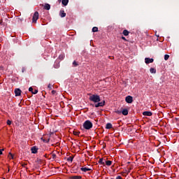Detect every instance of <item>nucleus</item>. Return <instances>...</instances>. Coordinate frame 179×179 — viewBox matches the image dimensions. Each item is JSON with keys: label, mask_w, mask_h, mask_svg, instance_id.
<instances>
[{"label": "nucleus", "mask_w": 179, "mask_h": 179, "mask_svg": "<svg viewBox=\"0 0 179 179\" xmlns=\"http://www.w3.org/2000/svg\"><path fill=\"white\" fill-rule=\"evenodd\" d=\"M115 113L117 114H121L122 113V111L121 110H116Z\"/></svg>", "instance_id": "2f4dec72"}, {"label": "nucleus", "mask_w": 179, "mask_h": 179, "mask_svg": "<svg viewBox=\"0 0 179 179\" xmlns=\"http://www.w3.org/2000/svg\"><path fill=\"white\" fill-rule=\"evenodd\" d=\"M73 134H74L76 136H78L80 135V131H73Z\"/></svg>", "instance_id": "aec40b11"}, {"label": "nucleus", "mask_w": 179, "mask_h": 179, "mask_svg": "<svg viewBox=\"0 0 179 179\" xmlns=\"http://www.w3.org/2000/svg\"><path fill=\"white\" fill-rule=\"evenodd\" d=\"M97 31H98V27H94L92 28V32L95 33V32H97Z\"/></svg>", "instance_id": "5701e85b"}, {"label": "nucleus", "mask_w": 179, "mask_h": 179, "mask_svg": "<svg viewBox=\"0 0 179 179\" xmlns=\"http://www.w3.org/2000/svg\"><path fill=\"white\" fill-rule=\"evenodd\" d=\"M82 177L81 176H74L73 177V179H81Z\"/></svg>", "instance_id": "cd10ccee"}, {"label": "nucleus", "mask_w": 179, "mask_h": 179, "mask_svg": "<svg viewBox=\"0 0 179 179\" xmlns=\"http://www.w3.org/2000/svg\"><path fill=\"white\" fill-rule=\"evenodd\" d=\"M83 129L90 130V121L86 120L85 122H83Z\"/></svg>", "instance_id": "f03ea898"}, {"label": "nucleus", "mask_w": 179, "mask_h": 179, "mask_svg": "<svg viewBox=\"0 0 179 179\" xmlns=\"http://www.w3.org/2000/svg\"><path fill=\"white\" fill-rule=\"evenodd\" d=\"M92 144L94 145L95 144V141H92Z\"/></svg>", "instance_id": "37998d69"}, {"label": "nucleus", "mask_w": 179, "mask_h": 179, "mask_svg": "<svg viewBox=\"0 0 179 179\" xmlns=\"http://www.w3.org/2000/svg\"><path fill=\"white\" fill-rule=\"evenodd\" d=\"M92 123L90 122V129H92Z\"/></svg>", "instance_id": "ea45409f"}, {"label": "nucleus", "mask_w": 179, "mask_h": 179, "mask_svg": "<svg viewBox=\"0 0 179 179\" xmlns=\"http://www.w3.org/2000/svg\"><path fill=\"white\" fill-rule=\"evenodd\" d=\"M106 159L101 158L100 159H99V164H100L101 165H105L106 163Z\"/></svg>", "instance_id": "9b49d317"}, {"label": "nucleus", "mask_w": 179, "mask_h": 179, "mask_svg": "<svg viewBox=\"0 0 179 179\" xmlns=\"http://www.w3.org/2000/svg\"><path fill=\"white\" fill-rule=\"evenodd\" d=\"M100 96L97 94L90 95V106L95 108L104 107L106 105V101H101Z\"/></svg>", "instance_id": "f257e3e1"}, {"label": "nucleus", "mask_w": 179, "mask_h": 179, "mask_svg": "<svg viewBox=\"0 0 179 179\" xmlns=\"http://www.w3.org/2000/svg\"><path fill=\"white\" fill-rule=\"evenodd\" d=\"M62 5H64V6H66L67 4L69 3V0H62Z\"/></svg>", "instance_id": "dca6fc26"}, {"label": "nucleus", "mask_w": 179, "mask_h": 179, "mask_svg": "<svg viewBox=\"0 0 179 179\" xmlns=\"http://www.w3.org/2000/svg\"><path fill=\"white\" fill-rule=\"evenodd\" d=\"M57 94L56 90H52V94L55 95Z\"/></svg>", "instance_id": "7c9ffc66"}, {"label": "nucleus", "mask_w": 179, "mask_h": 179, "mask_svg": "<svg viewBox=\"0 0 179 179\" xmlns=\"http://www.w3.org/2000/svg\"><path fill=\"white\" fill-rule=\"evenodd\" d=\"M129 34V31L127 30V29H124V31H123V35H124V36H128Z\"/></svg>", "instance_id": "2eb2a0df"}, {"label": "nucleus", "mask_w": 179, "mask_h": 179, "mask_svg": "<svg viewBox=\"0 0 179 179\" xmlns=\"http://www.w3.org/2000/svg\"><path fill=\"white\" fill-rule=\"evenodd\" d=\"M73 161V157L70 156L69 158H67V162H72Z\"/></svg>", "instance_id": "412c9836"}, {"label": "nucleus", "mask_w": 179, "mask_h": 179, "mask_svg": "<svg viewBox=\"0 0 179 179\" xmlns=\"http://www.w3.org/2000/svg\"><path fill=\"white\" fill-rule=\"evenodd\" d=\"M112 163H113V162H111L110 160H108V161L105 160V164L108 166H110L112 164Z\"/></svg>", "instance_id": "f3484780"}, {"label": "nucleus", "mask_w": 179, "mask_h": 179, "mask_svg": "<svg viewBox=\"0 0 179 179\" xmlns=\"http://www.w3.org/2000/svg\"><path fill=\"white\" fill-rule=\"evenodd\" d=\"M25 71H26L25 68L23 67L22 69V73H24Z\"/></svg>", "instance_id": "e433bc0d"}, {"label": "nucleus", "mask_w": 179, "mask_h": 179, "mask_svg": "<svg viewBox=\"0 0 179 179\" xmlns=\"http://www.w3.org/2000/svg\"><path fill=\"white\" fill-rule=\"evenodd\" d=\"M116 179H122V177L120 176H118L116 177Z\"/></svg>", "instance_id": "c9c22d12"}, {"label": "nucleus", "mask_w": 179, "mask_h": 179, "mask_svg": "<svg viewBox=\"0 0 179 179\" xmlns=\"http://www.w3.org/2000/svg\"><path fill=\"white\" fill-rule=\"evenodd\" d=\"M3 179H5V178H3Z\"/></svg>", "instance_id": "49530a36"}, {"label": "nucleus", "mask_w": 179, "mask_h": 179, "mask_svg": "<svg viewBox=\"0 0 179 179\" xmlns=\"http://www.w3.org/2000/svg\"><path fill=\"white\" fill-rule=\"evenodd\" d=\"M31 154H37L38 153V148L36 146L31 147Z\"/></svg>", "instance_id": "6e6552de"}, {"label": "nucleus", "mask_w": 179, "mask_h": 179, "mask_svg": "<svg viewBox=\"0 0 179 179\" xmlns=\"http://www.w3.org/2000/svg\"><path fill=\"white\" fill-rule=\"evenodd\" d=\"M59 59L60 60H63V59H64V55H60L59 56Z\"/></svg>", "instance_id": "393cba45"}, {"label": "nucleus", "mask_w": 179, "mask_h": 179, "mask_svg": "<svg viewBox=\"0 0 179 179\" xmlns=\"http://www.w3.org/2000/svg\"><path fill=\"white\" fill-rule=\"evenodd\" d=\"M29 92H33V88H32V87H30L29 88Z\"/></svg>", "instance_id": "473e14b6"}, {"label": "nucleus", "mask_w": 179, "mask_h": 179, "mask_svg": "<svg viewBox=\"0 0 179 179\" xmlns=\"http://www.w3.org/2000/svg\"><path fill=\"white\" fill-rule=\"evenodd\" d=\"M48 87L49 90H52V85L48 84Z\"/></svg>", "instance_id": "c85d7f7f"}, {"label": "nucleus", "mask_w": 179, "mask_h": 179, "mask_svg": "<svg viewBox=\"0 0 179 179\" xmlns=\"http://www.w3.org/2000/svg\"><path fill=\"white\" fill-rule=\"evenodd\" d=\"M111 179H113V178H111Z\"/></svg>", "instance_id": "09e8293b"}, {"label": "nucleus", "mask_w": 179, "mask_h": 179, "mask_svg": "<svg viewBox=\"0 0 179 179\" xmlns=\"http://www.w3.org/2000/svg\"><path fill=\"white\" fill-rule=\"evenodd\" d=\"M90 156H91V157L92 156V153L90 154Z\"/></svg>", "instance_id": "a18cd8bd"}, {"label": "nucleus", "mask_w": 179, "mask_h": 179, "mask_svg": "<svg viewBox=\"0 0 179 179\" xmlns=\"http://www.w3.org/2000/svg\"><path fill=\"white\" fill-rule=\"evenodd\" d=\"M44 157H48L47 155L45 154V155H44Z\"/></svg>", "instance_id": "c03bdc74"}, {"label": "nucleus", "mask_w": 179, "mask_h": 179, "mask_svg": "<svg viewBox=\"0 0 179 179\" xmlns=\"http://www.w3.org/2000/svg\"><path fill=\"white\" fill-rule=\"evenodd\" d=\"M80 171L87 173V171H90V169L88 166H85L83 168H80Z\"/></svg>", "instance_id": "423d86ee"}, {"label": "nucleus", "mask_w": 179, "mask_h": 179, "mask_svg": "<svg viewBox=\"0 0 179 179\" xmlns=\"http://www.w3.org/2000/svg\"><path fill=\"white\" fill-rule=\"evenodd\" d=\"M21 94H22L21 90H20L19 88L15 90V96H20Z\"/></svg>", "instance_id": "0eeeda50"}, {"label": "nucleus", "mask_w": 179, "mask_h": 179, "mask_svg": "<svg viewBox=\"0 0 179 179\" xmlns=\"http://www.w3.org/2000/svg\"><path fill=\"white\" fill-rule=\"evenodd\" d=\"M12 122L11 120H7V125H11Z\"/></svg>", "instance_id": "c756f323"}, {"label": "nucleus", "mask_w": 179, "mask_h": 179, "mask_svg": "<svg viewBox=\"0 0 179 179\" xmlns=\"http://www.w3.org/2000/svg\"><path fill=\"white\" fill-rule=\"evenodd\" d=\"M150 73H157V70L155 69L154 68H150Z\"/></svg>", "instance_id": "a211bd4d"}, {"label": "nucleus", "mask_w": 179, "mask_h": 179, "mask_svg": "<svg viewBox=\"0 0 179 179\" xmlns=\"http://www.w3.org/2000/svg\"><path fill=\"white\" fill-rule=\"evenodd\" d=\"M25 166H26V164H24L22 165L23 167H24Z\"/></svg>", "instance_id": "79ce46f5"}, {"label": "nucleus", "mask_w": 179, "mask_h": 179, "mask_svg": "<svg viewBox=\"0 0 179 179\" xmlns=\"http://www.w3.org/2000/svg\"><path fill=\"white\" fill-rule=\"evenodd\" d=\"M52 157H53V159H55V158H56V155H55V154H53V155H52Z\"/></svg>", "instance_id": "4c0bfd02"}, {"label": "nucleus", "mask_w": 179, "mask_h": 179, "mask_svg": "<svg viewBox=\"0 0 179 179\" xmlns=\"http://www.w3.org/2000/svg\"><path fill=\"white\" fill-rule=\"evenodd\" d=\"M38 20V11H36L35 13H34L33 22L36 23Z\"/></svg>", "instance_id": "20e7f679"}, {"label": "nucleus", "mask_w": 179, "mask_h": 179, "mask_svg": "<svg viewBox=\"0 0 179 179\" xmlns=\"http://www.w3.org/2000/svg\"><path fill=\"white\" fill-rule=\"evenodd\" d=\"M113 128V124H111L110 123H108L106 125V129H111Z\"/></svg>", "instance_id": "ddd939ff"}, {"label": "nucleus", "mask_w": 179, "mask_h": 179, "mask_svg": "<svg viewBox=\"0 0 179 179\" xmlns=\"http://www.w3.org/2000/svg\"><path fill=\"white\" fill-rule=\"evenodd\" d=\"M178 167H179V165H178Z\"/></svg>", "instance_id": "de8ad7c7"}, {"label": "nucleus", "mask_w": 179, "mask_h": 179, "mask_svg": "<svg viewBox=\"0 0 179 179\" xmlns=\"http://www.w3.org/2000/svg\"><path fill=\"white\" fill-rule=\"evenodd\" d=\"M92 148H95V145L90 146V149H92Z\"/></svg>", "instance_id": "a19ab883"}, {"label": "nucleus", "mask_w": 179, "mask_h": 179, "mask_svg": "<svg viewBox=\"0 0 179 179\" xmlns=\"http://www.w3.org/2000/svg\"><path fill=\"white\" fill-rule=\"evenodd\" d=\"M153 62H154V59L150 58V57L145 58V63L146 64H149L150 63H153Z\"/></svg>", "instance_id": "39448f33"}, {"label": "nucleus", "mask_w": 179, "mask_h": 179, "mask_svg": "<svg viewBox=\"0 0 179 179\" xmlns=\"http://www.w3.org/2000/svg\"><path fill=\"white\" fill-rule=\"evenodd\" d=\"M54 68L58 69L59 68V63H55Z\"/></svg>", "instance_id": "6ab92c4d"}, {"label": "nucleus", "mask_w": 179, "mask_h": 179, "mask_svg": "<svg viewBox=\"0 0 179 179\" xmlns=\"http://www.w3.org/2000/svg\"><path fill=\"white\" fill-rule=\"evenodd\" d=\"M44 10H50V5H49L48 3H45V5H44Z\"/></svg>", "instance_id": "f8f14e48"}, {"label": "nucleus", "mask_w": 179, "mask_h": 179, "mask_svg": "<svg viewBox=\"0 0 179 179\" xmlns=\"http://www.w3.org/2000/svg\"><path fill=\"white\" fill-rule=\"evenodd\" d=\"M143 116H152V113L150 111H144L143 112Z\"/></svg>", "instance_id": "1a4fd4ad"}, {"label": "nucleus", "mask_w": 179, "mask_h": 179, "mask_svg": "<svg viewBox=\"0 0 179 179\" xmlns=\"http://www.w3.org/2000/svg\"><path fill=\"white\" fill-rule=\"evenodd\" d=\"M9 157L12 159H14V155L11 152H9Z\"/></svg>", "instance_id": "a878e982"}, {"label": "nucleus", "mask_w": 179, "mask_h": 179, "mask_svg": "<svg viewBox=\"0 0 179 179\" xmlns=\"http://www.w3.org/2000/svg\"><path fill=\"white\" fill-rule=\"evenodd\" d=\"M169 55H165V56H164V59H165V61H167L168 59H169Z\"/></svg>", "instance_id": "4be33fe9"}, {"label": "nucleus", "mask_w": 179, "mask_h": 179, "mask_svg": "<svg viewBox=\"0 0 179 179\" xmlns=\"http://www.w3.org/2000/svg\"><path fill=\"white\" fill-rule=\"evenodd\" d=\"M66 15V13H64V10H60L59 12V16L60 17H65Z\"/></svg>", "instance_id": "9d476101"}, {"label": "nucleus", "mask_w": 179, "mask_h": 179, "mask_svg": "<svg viewBox=\"0 0 179 179\" xmlns=\"http://www.w3.org/2000/svg\"><path fill=\"white\" fill-rule=\"evenodd\" d=\"M38 92V90H35V91L31 92V94H36Z\"/></svg>", "instance_id": "bb28decb"}, {"label": "nucleus", "mask_w": 179, "mask_h": 179, "mask_svg": "<svg viewBox=\"0 0 179 179\" xmlns=\"http://www.w3.org/2000/svg\"><path fill=\"white\" fill-rule=\"evenodd\" d=\"M78 63L76 62V61H74V62H73V67H77L78 66Z\"/></svg>", "instance_id": "b1692460"}, {"label": "nucleus", "mask_w": 179, "mask_h": 179, "mask_svg": "<svg viewBox=\"0 0 179 179\" xmlns=\"http://www.w3.org/2000/svg\"><path fill=\"white\" fill-rule=\"evenodd\" d=\"M122 114H123V115H124V116L128 115V110L127 109H123V110H122Z\"/></svg>", "instance_id": "4468645a"}, {"label": "nucleus", "mask_w": 179, "mask_h": 179, "mask_svg": "<svg viewBox=\"0 0 179 179\" xmlns=\"http://www.w3.org/2000/svg\"><path fill=\"white\" fill-rule=\"evenodd\" d=\"M41 140H42L44 143H48V141H46L45 139H43V138H41Z\"/></svg>", "instance_id": "72a5a7b5"}, {"label": "nucleus", "mask_w": 179, "mask_h": 179, "mask_svg": "<svg viewBox=\"0 0 179 179\" xmlns=\"http://www.w3.org/2000/svg\"><path fill=\"white\" fill-rule=\"evenodd\" d=\"M122 39L124 40V41H127L126 38L124 37V36H122Z\"/></svg>", "instance_id": "58836bf2"}, {"label": "nucleus", "mask_w": 179, "mask_h": 179, "mask_svg": "<svg viewBox=\"0 0 179 179\" xmlns=\"http://www.w3.org/2000/svg\"><path fill=\"white\" fill-rule=\"evenodd\" d=\"M3 151H4V149H0V155H2V152H3Z\"/></svg>", "instance_id": "f704fd0d"}, {"label": "nucleus", "mask_w": 179, "mask_h": 179, "mask_svg": "<svg viewBox=\"0 0 179 179\" xmlns=\"http://www.w3.org/2000/svg\"><path fill=\"white\" fill-rule=\"evenodd\" d=\"M125 100H126V102H127V103L131 104V103H133V96H131V95H128V96H127Z\"/></svg>", "instance_id": "7ed1b4c3"}]
</instances>
